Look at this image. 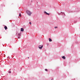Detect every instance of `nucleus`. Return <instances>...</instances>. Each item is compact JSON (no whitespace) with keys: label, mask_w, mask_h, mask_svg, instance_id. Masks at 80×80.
Wrapping results in <instances>:
<instances>
[{"label":"nucleus","mask_w":80,"mask_h":80,"mask_svg":"<svg viewBox=\"0 0 80 80\" xmlns=\"http://www.w3.org/2000/svg\"><path fill=\"white\" fill-rule=\"evenodd\" d=\"M26 12L29 16H30L31 15V14H32V12L30 11L27 10L26 11Z\"/></svg>","instance_id":"obj_1"},{"label":"nucleus","mask_w":80,"mask_h":80,"mask_svg":"<svg viewBox=\"0 0 80 80\" xmlns=\"http://www.w3.org/2000/svg\"><path fill=\"white\" fill-rule=\"evenodd\" d=\"M43 45H41L39 46V49H40V50H42V48H43Z\"/></svg>","instance_id":"obj_2"},{"label":"nucleus","mask_w":80,"mask_h":80,"mask_svg":"<svg viewBox=\"0 0 80 80\" xmlns=\"http://www.w3.org/2000/svg\"><path fill=\"white\" fill-rule=\"evenodd\" d=\"M44 13L45 14H46V15H50V14H49V13H48L45 11L44 12Z\"/></svg>","instance_id":"obj_3"},{"label":"nucleus","mask_w":80,"mask_h":80,"mask_svg":"<svg viewBox=\"0 0 80 80\" xmlns=\"http://www.w3.org/2000/svg\"><path fill=\"white\" fill-rule=\"evenodd\" d=\"M24 31V29H23V28H21V32H23Z\"/></svg>","instance_id":"obj_4"},{"label":"nucleus","mask_w":80,"mask_h":80,"mask_svg":"<svg viewBox=\"0 0 80 80\" xmlns=\"http://www.w3.org/2000/svg\"><path fill=\"white\" fill-rule=\"evenodd\" d=\"M49 42H52V39H51L50 38H49Z\"/></svg>","instance_id":"obj_5"},{"label":"nucleus","mask_w":80,"mask_h":80,"mask_svg":"<svg viewBox=\"0 0 80 80\" xmlns=\"http://www.w3.org/2000/svg\"><path fill=\"white\" fill-rule=\"evenodd\" d=\"M62 58H63V59H64V60H65L66 58L65 56H63L62 57Z\"/></svg>","instance_id":"obj_6"},{"label":"nucleus","mask_w":80,"mask_h":80,"mask_svg":"<svg viewBox=\"0 0 80 80\" xmlns=\"http://www.w3.org/2000/svg\"><path fill=\"white\" fill-rule=\"evenodd\" d=\"M4 28H5V30H7V28H8L7 27V26H5Z\"/></svg>","instance_id":"obj_7"},{"label":"nucleus","mask_w":80,"mask_h":80,"mask_svg":"<svg viewBox=\"0 0 80 80\" xmlns=\"http://www.w3.org/2000/svg\"><path fill=\"white\" fill-rule=\"evenodd\" d=\"M45 71H46V72H47V71H48V69H45Z\"/></svg>","instance_id":"obj_8"},{"label":"nucleus","mask_w":80,"mask_h":80,"mask_svg":"<svg viewBox=\"0 0 80 80\" xmlns=\"http://www.w3.org/2000/svg\"><path fill=\"white\" fill-rule=\"evenodd\" d=\"M58 28V27H54V28Z\"/></svg>","instance_id":"obj_9"},{"label":"nucleus","mask_w":80,"mask_h":80,"mask_svg":"<svg viewBox=\"0 0 80 80\" xmlns=\"http://www.w3.org/2000/svg\"><path fill=\"white\" fill-rule=\"evenodd\" d=\"M19 17H21V13H20L19 14Z\"/></svg>","instance_id":"obj_10"},{"label":"nucleus","mask_w":80,"mask_h":80,"mask_svg":"<svg viewBox=\"0 0 80 80\" xmlns=\"http://www.w3.org/2000/svg\"><path fill=\"white\" fill-rule=\"evenodd\" d=\"M18 38H20V36H19V37H18Z\"/></svg>","instance_id":"obj_11"},{"label":"nucleus","mask_w":80,"mask_h":80,"mask_svg":"<svg viewBox=\"0 0 80 80\" xmlns=\"http://www.w3.org/2000/svg\"><path fill=\"white\" fill-rule=\"evenodd\" d=\"M18 35L19 36H20V34H18Z\"/></svg>","instance_id":"obj_12"},{"label":"nucleus","mask_w":80,"mask_h":80,"mask_svg":"<svg viewBox=\"0 0 80 80\" xmlns=\"http://www.w3.org/2000/svg\"><path fill=\"white\" fill-rule=\"evenodd\" d=\"M29 24H30L31 25L32 24V22H29Z\"/></svg>","instance_id":"obj_13"},{"label":"nucleus","mask_w":80,"mask_h":80,"mask_svg":"<svg viewBox=\"0 0 80 80\" xmlns=\"http://www.w3.org/2000/svg\"><path fill=\"white\" fill-rule=\"evenodd\" d=\"M51 80H53V78H52Z\"/></svg>","instance_id":"obj_14"},{"label":"nucleus","mask_w":80,"mask_h":80,"mask_svg":"<svg viewBox=\"0 0 80 80\" xmlns=\"http://www.w3.org/2000/svg\"><path fill=\"white\" fill-rule=\"evenodd\" d=\"M9 73H11V71H10L9 72Z\"/></svg>","instance_id":"obj_15"},{"label":"nucleus","mask_w":80,"mask_h":80,"mask_svg":"<svg viewBox=\"0 0 80 80\" xmlns=\"http://www.w3.org/2000/svg\"><path fill=\"white\" fill-rule=\"evenodd\" d=\"M47 45H48V44H47Z\"/></svg>","instance_id":"obj_16"},{"label":"nucleus","mask_w":80,"mask_h":80,"mask_svg":"<svg viewBox=\"0 0 80 80\" xmlns=\"http://www.w3.org/2000/svg\"><path fill=\"white\" fill-rule=\"evenodd\" d=\"M63 13L64 14V15H65V13H64V12H63Z\"/></svg>","instance_id":"obj_17"},{"label":"nucleus","mask_w":80,"mask_h":80,"mask_svg":"<svg viewBox=\"0 0 80 80\" xmlns=\"http://www.w3.org/2000/svg\"><path fill=\"white\" fill-rule=\"evenodd\" d=\"M28 58H29V57H28Z\"/></svg>","instance_id":"obj_18"}]
</instances>
